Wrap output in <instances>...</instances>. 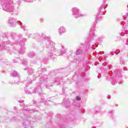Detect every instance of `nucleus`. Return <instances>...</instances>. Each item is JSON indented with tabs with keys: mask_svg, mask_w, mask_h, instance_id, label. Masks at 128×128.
Instances as JSON below:
<instances>
[{
	"mask_svg": "<svg viewBox=\"0 0 128 128\" xmlns=\"http://www.w3.org/2000/svg\"><path fill=\"white\" fill-rule=\"evenodd\" d=\"M12 74V76H18V72H16V71H14Z\"/></svg>",
	"mask_w": 128,
	"mask_h": 128,
	"instance_id": "20e7f679",
	"label": "nucleus"
},
{
	"mask_svg": "<svg viewBox=\"0 0 128 128\" xmlns=\"http://www.w3.org/2000/svg\"><path fill=\"white\" fill-rule=\"evenodd\" d=\"M6 12H10V9H7L6 10Z\"/></svg>",
	"mask_w": 128,
	"mask_h": 128,
	"instance_id": "423d86ee",
	"label": "nucleus"
},
{
	"mask_svg": "<svg viewBox=\"0 0 128 128\" xmlns=\"http://www.w3.org/2000/svg\"><path fill=\"white\" fill-rule=\"evenodd\" d=\"M10 24H12V26H13V24H16V20L14 19H10L9 20Z\"/></svg>",
	"mask_w": 128,
	"mask_h": 128,
	"instance_id": "f257e3e1",
	"label": "nucleus"
},
{
	"mask_svg": "<svg viewBox=\"0 0 128 128\" xmlns=\"http://www.w3.org/2000/svg\"><path fill=\"white\" fill-rule=\"evenodd\" d=\"M76 100H80V97L78 96H76Z\"/></svg>",
	"mask_w": 128,
	"mask_h": 128,
	"instance_id": "39448f33",
	"label": "nucleus"
},
{
	"mask_svg": "<svg viewBox=\"0 0 128 128\" xmlns=\"http://www.w3.org/2000/svg\"><path fill=\"white\" fill-rule=\"evenodd\" d=\"M72 12L74 14H78V8H74Z\"/></svg>",
	"mask_w": 128,
	"mask_h": 128,
	"instance_id": "f03ea898",
	"label": "nucleus"
},
{
	"mask_svg": "<svg viewBox=\"0 0 128 128\" xmlns=\"http://www.w3.org/2000/svg\"><path fill=\"white\" fill-rule=\"evenodd\" d=\"M64 32H66V29H64V28L62 26L60 27V28H59L60 34H64Z\"/></svg>",
	"mask_w": 128,
	"mask_h": 128,
	"instance_id": "7ed1b4c3",
	"label": "nucleus"
}]
</instances>
